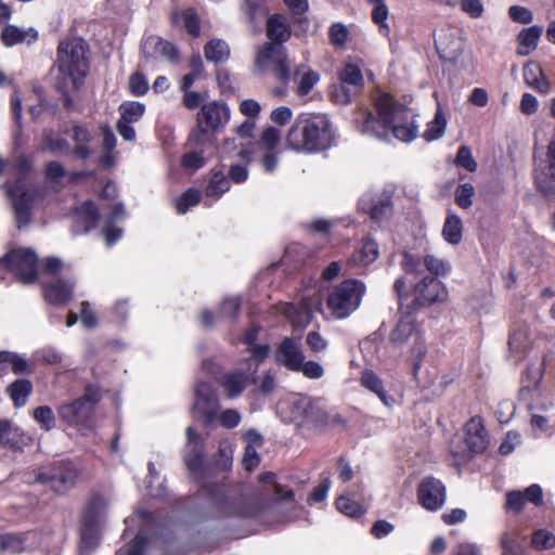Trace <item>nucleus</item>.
<instances>
[{
  "label": "nucleus",
  "instance_id": "f257e3e1",
  "mask_svg": "<svg viewBox=\"0 0 555 555\" xmlns=\"http://www.w3.org/2000/svg\"><path fill=\"white\" fill-rule=\"evenodd\" d=\"M374 103L377 115L361 109L354 117L362 134L384 142H389L392 137L402 142H411L417 137L418 125L415 124L416 114L413 109L396 102L388 93L378 94Z\"/></svg>",
  "mask_w": 555,
  "mask_h": 555
},
{
  "label": "nucleus",
  "instance_id": "f03ea898",
  "mask_svg": "<svg viewBox=\"0 0 555 555\" xmlns=\"http://www.w3.org/2000/svg\"><path fill=\"white\" fill-rule=\"evenodd\" d=\"M55 89L64 96V105L72 104V93L79 90L90 69V48L79 37H66L56 49Z\"/></svg>",
  "mask_w": 555,
  "mask_h": 555
},
{
  "label": "nucleus",
  "instance_id": "7ed1b4c3",
  "mask_svg": "<svg viewBox=\"0 0 555 555\" xmlns=\"http://www.w3.org/2000/svg\"><path fill=\"white\" fill-rule=\"evenodd\" d=\"M334 141L332 124L326 116L300 115L286 135V145L293 151L317 153L328 149Z\"/></svg>",
  "mask_w": 555,
  "mask_h": 555
},
{
  "label": "nucleus",
  "instance_id": "20e7f679",
  "mask_svg": "<svg viewBox=\"0 0 555 555\" xmlns=\"http://www.w3.org/2000/svg\"><path fill=\"white\" fill-rule=\"evenodd\" d=\"M15 171L21 176L14 184L5 183L8 195L15 212L17 228L21 229L30 222L34 191L25 183L26 177L31 170L30 160L21 155L14 164Z\"/></svg>",
  "mask_w": 555,
  "mask_h": 555
},
{
  "label": "nucleus",
  "instance_id": "39448f33",
  "mask_svg": "<svg viewBox=\"0 0 555 555\" xmlns=\"http://www.w3.org/2000/svg\"><path fill=\"white\" fill-rule=\"evenodd\" d=\"M294 421L299 426L321 429L327 426H344L345 420L339 413L328 411L321 399L301 397L294 402L292 409Z\"/></svg>",
  "mask_w": 555,
  "mask_h": 555
},
{
  "label": "nucleus",
  "instance_id": "423d86ee",
  "mask_svg": "<svg viewBox=\"0 0 555 555\" xmlns=\"http://www.w3.org/2000/svg\"><path fill=\"white\" fill-rule=\"evenodd\" d=\"M365 291L363 282L345 280L328 292L327 308L336 319H346L359 308Z\"/></svg>",
  "mask_w": 555,
  "mask_h": 555
},
{
  "label": "nucleus",
  "instance_id": "0eeeda50",
  "mask_svg": "<svg viewBox=\"0 0 555 555\" xmlns=\"http://www.w3.org/2000/svg\"><path fill=\"white\" fill-rule=\"evenodd\" d=\"M272 69L275 78L284 86L292 79L286 49L282 44L268 42L259 50L255 59V72L263 74Z\"/></svg>",
  "mask_w": 555,
  "mask_h": 555
},
{
  "label": "nucleus",
  "instance_id": "6e6552de",
  "mask_svg": "<svg viewBox=\"0 0 555 555\" xmlns=\"http://www.w3.org/2000/svg\"><path fill=\"white\" fill-rule=\"evenodd\" d=\"M80 468L70 461L54 462L49 468L36 474V481L49 486L53 491L64 493L78 481Z\"/></svg>",
  "mask_w": 555,
  "mask_h": 555
},
{
  "label": "nucleus",
  "instance_id": "1a4fd4ad",
  "mask_svg": "<svg viewBox=\"0 0 555 555\" xmlns=\"http://www.w3.org/2000/svg\"><path fill=\"white\" fill-rule=\"evenodd\" d=\"M38 257L35 250L20 248L0 258V270L9 269L23 284L34 283L38 278Z\"/></svg>",
  "mask_w": 555,
  "mask_h": 555
},
{
  "label": "nucleus",
  "instance_id": "9d476101",
  "mask_svg": "<svg viewBox=\"0 0 555 555\" xmlns=\"http://www.w3.org/2000/svg\"><path fill=\"white\" fill-rule=\"evenodd\" d=\"M257 366L253 360H244L240 366L224 373L220 379V386L227 398L240 397L250 385L256 384Z\"/></svg>",
  "mask_w": 555,
  "mask_h": 555
},
{
  "label": "nucleus",
  "instance_id": "9b49d317",
  "mask_svg": "<svg viewBox=\"0 0 555 555\" xmlns=\"http://www.w3.org/2000/svg\"><path fill=\"white\" fill-rule=\"evenodd\" d=\"M364 86L361 69L354 64H346L339 72V83L333 86L332 99L338 104H348Z\"/></svg>",
  "mask_w": 555,
  "mask_h": 555
},
{
  "label": "nucleus",
  "instance_id": "f8f14e48",
  "mask_svg": "<svg viewBox=\"0 0 555 555\" xmlns=\"http://www.w3.org/2000/svg\"><path fill=\"white\" fill-rule=\"evenodd\" d=\"M465 444L466 450L457 451L452 446L451 453L457 462L468 461L473 454L483 452L489 443L488 434L483 425L482 418L479 416L472 417L465 425Z\"/></svg>",
  "mask_w": 555,
  "mask_h": 555
},
{
  "label": "nucleus",
  "instance_id": "ddd939ff",
  "mask_svg": "<svg viewBox=\"0 0 555 555\" xmlns=\"http://www.w3.org/2000/svg\"><path fill=\"white\" fill-rule=\"evenodd\" d=\"M99 400V392L88 387L85 396L70 403L62 404L57 410V414L61 420L69 425L81 424L89 418L94 409V404Z\"/></svg>",
  "mask_w": 555,
  "mask_h": 555
},
{
  "label": "nucleus",
  "instance_id": "4468645a",
  "mask_svg": "<svg viewBox=\"0 0 555 555\" xmlns=\"http://www.w3.org/2000/svg\"><path fill=\"white\" fill-rule=\"evenodd\" d=\"M401 266L406 274H414L416 276L423 273V268L435 276L447 275L451 271V266L448 261L433 254H426L421 258L420 256L404 253Z\"/></svg>",
  "mask_w": 555,
  "mask_h": 555
},
{
  "label": "nucleus",
  "instance_id": "2eb2a0df",
  "mask_svg": "<svg viewBox=\"0 0 555 555\" xmlns=\"http://www.w3.org/2000/svg\"><path fill=\"white\" fill-rule=\"evenodd\" d=\"M281 133L276 128L269 127L263 130L259 141L255 143L254 153H259L260 164L266 172H273L279 164L278 145Z\"/></svg>",
  "mask_w": 555,
  "mask_h": 555
},
{
  "label": "nucleus",
  "instance_id": "dca6fc26",
  "mask_svg": "<svg viewBox=\"0 0 555 555\" xmlns=\"http://www.w3.org/2000/svg\"><path fill=\"white\" fill-rule=\"evenodd\" d=\"M219 410V400L212 385L199 382L195 388V400L193 414L195 417H203L206 424L212 422Z\"/></svg>",
  "mask_w": 555,
  "mask_h": 555
},
{
  "label": "nucleus",
  "instance_id": "f3484780",
  "mask_svg": "<svg viewBox=\"0 0 555 555\" xmlns=\"http://www.w3.org/2000/svg\"><path fill=\"white\" fill-rule=\"evenodd\" d=\"M185 434L186 443L183 451V461L190 473L197 477L202 474L203 470V463L205 457V439L191 426L186 428Z\"/></svg>",
  "mask_w": 555,
  "mask_h": 555
},
{
  "label": "nucleus",
  "instance_id": "a211bd4d",
  "mask_svg": "<svg viewBox=\"0 0 555 555\" xmlns=\"http://www.w3.org/2000/svg\"><path fill=\"white\" fill-rule=\"evenodd\" d=\"M417 499L427 511H438L446 502V487L437 478L425 477L418 485Z\"/></svg>",
  "mask_w": 555,
  "mask_h": 555
},
{
  "label": "nucleus",
  "instance_id": "6ab92c4d",
  "mask_svg": "<svg viewBox=\"0 0 555 555\" xmlns=\"http://www.w3.org/2000/svg\"><path fill=\"white\" fill-rule=\"evenodd\" d=\"M447 298V287L434 276H425L414 286V301L420 307L444 301Z\"/></svg>",
  "mask_w": 555,
  "mask_h": 555
},
{
  "label": "nucleus",
  "instance_id": "aec40b11",
  "mask_svg": "<svg viewBox=\"0 0 555 555\" xmlns=\"http://www.w3.org/2000/svg\"><path fill=\"white\" fill-rule=\"evenodd\" d=\"M274 359L279 365L296 372L305 360L300 341L293 337H285L275 348Z\"/></svg>",
  "mask_w": 555,
  "mask_h": 555
},
{
  "label": "nucleus",
  "instance_id": "412c9836",
  "mask_svg": "<svg viewBox=\"0 0 555 555\" xmlns=\"http://www.w3.org/2000/svg\"><path fill=\"white\" fill-rule=\"evenodd\" d=\"M435 46L439 56L450 62L456 61L464 49L459 31L451 27L440 29L435 37Z\"/></svg>",
  "mask_w": 555,
  "mask_h": 555
},
{
  "label": "nucleus",
  "instance_id": "4be33fe9",
  "mask_svg": "<svg viewBox=\"0 0 555 555\" xmlns=\"http://www.w3.org/2000/svg\"><path fill=\"white\" fill-rule=\"evenodd\" d=\"M230 119V109L225 103L210 102L202 106L197 116L199 126H205L201 131L205 133L209 129L223 127Z\"/></svg>",
  "mask_w": 555,
  "mask_h": 555
},
{
  "label": "nucleus",
  "instance_id": "5701e85b",
  "mask_svg": "<svg viewBox=\"0 0 555 555\" xmlns=\"http://www.w3.org/2000/svg\"><path fill=\"white\" fill-rule=\"evenodd\" d=\"M218 512L222 517H258L260 508L255 499L246 496L229 498L219 504Z\"/></svg>",
  "mask_w": 555,
  "mask_h": 555
},
{
  "label": "nucleus",
  "instance_id": "b1692460",
  "mask_svg": "<svg viewBox=\"0 0 555 555\" xmlns=\"http://www.w3.org/2000/svg\"><path fill=\"white\" fill-rule=\"evenodd\" d=\"M359 207L362 211L369 214L375 221H382L391 216L392 202L388 194L374 195L364 194L359 201Z\"/></svg>",
  "mask_w": 555,
  "mask_h": 555
},
{
  "label": "nucleus",
  "instance_id": "393cba45",
  "mask_svg": "<svg viewBox=\"0 0 555 555\" xmlns=\"http://www.w3.org/2000/svg\"><path fill=\"white\" fill-rule=\"evenodd\" d=\"M423 332L420 330L415 320L408 315L397 323L390 332L389 343L393 348H402L408 344H412L415 339H420Z\"/></svg>",
  "mask_w": 555,
  "mask_h": 555
},
{
  "label": "nucleus",
  "instance_id": "a878e982",
  "mask_svg": "<svg viewBox=\"0 0 555 555\" xmlns=\"http://www.w3.org/2000/svg\"><path fill=\"white\" fill-rule=\"evenodd\" d=\"M142 51L145 57H164L171 63H178L180 59L177 47L157 36L147 37L142 44Z\"/></svg>",
  "mask_w": 555,
  "mask_h": 555
},
{
  "label": "nucleus",
  "instance_id": "bb28decb",
  "mask_svg": "<svg viewBox=\"0 0 555 555\" xmlns=\"http://www.w3.org/2000/svg\"><path fill=\"white\" fill-rule=\"evenodd\" d=\"M100 218L98 206L87 201L77 207L74 215L73 233L75 235L86 234L96 228Z\"/></svg>",
  "mask_w": 555,
  "mask_h": 555
},
{
  "label": "nucleus",
  "instance_id": "cd10ccee",
  "mask_svg": "<svg viewBox=\"0 0 555 555\" xmlns=\"http://www.w3.org/2000/svg\"><path fill=\"white\" fill-rule=\"evenodd\" d=\"M535 183L543 194H555V139L547 145L546 166L537 172Z\"/></svg>",
  "mask_w": 555,
  "mask_h": 555
},
{
  "label": "nucleus",
  "instance_id": "c85d7f7f",
  "mask_svg": "<svg viewBox=\"0 0 555 555\" xmlns=\"http://www.w3.org/2000/svg\"><path fill=\"white\" fill-rule=\"evenodd\" d=\"M38 39L35 28L22 29L15 25H5L1 31L0 40L4 47H13L23 42L33 43Z\"/></svg>",
  "mask_w": 555,
  "mask_h": 555
},
{
  "label": "nucleus",
  "instance_id": "c756f323",
  "mask_svg": "<svg viewBox=\"0 0 555 555\" xmlns=\"http://www.w3.org/2000/svg\"><path fill=\"white\" fill-rule=\"evenodd\" d=\"M75 283L69 280H56L44 284V297L53 305H63L67 302L74 289Z\"/></svg>",
  "mask_w": 555,
  "mask_h": 555
},
{
  "label": "nucleus",
  "instance_id": "7c9ffc66",
  "mask_svg": "<svg viewBox=\"0 0 555 555\" xmlns=\"http://www.w3.org/2000/svg\"><path fill=\"white\" fill-rule=\"evenodd\" d=\"M254 152L250 149V145L247 147H242L237 153L238 162L230 165L228 176L229 180L234 183H243L248 179V168L247 166L254 159Z\"/></svg>",
  "mask_w": 555,
  "mask_h": 555
},
{
  "label": "nucleus",
  "instance_id": "2f4dec72",
  "mask_svg": "<svg viewBox=\"0 0 555 555\" xmlns=\"http://www.w3.org/2000/svg\"><path fill=\"white\" fill-rule=\"evenodd\" d=\"M524 79L527 86L541 94H547L551 91V82L544 77L542 67L534 62H530L524 67Z\"/></svg>",
  "mask_w": 555,
  "mask_h": 555
},
{
  "label": "nucleus",
  "instance_id": "473e14b6",
  "mask_svg": "<svg viewBox=\"0 0 555 555\" xmlns=\"http://www.w3.org/2000/svg\"><path fill=\"white\" fill-rule=\"evenodd\" d=\"M230 190V180L220 169H211L208 173L207 184L204 189L206 197L219 199Z\"/></svg>",
  "mask_w": 555,
  "mask_h": 555
},
{
  "label": "nucleus",
  "instance_id": "72a5a7b5",
  "mask_svg": "<svg viewBox=\"0 0 555 555\" xmlns=\"http://www.w3.org/2000/svg\"><path fill=\"white\" fill-rule=\"evenodd\" d=\"M31 392L33 384L26 378L16 379L7 387V393L17 409L26 405Z\"/></svg>",
  "mask_w": 555,
  "mask_h": 555
},
{
  "label": "nucleus",
  "instance_id": "f704fd0d",
  "mask_svg": "<svg viewBox=\"0 0 555 555\" xmlns=\"http://www.w3.org/2000/svg\"><path fill=\"white\" fill-rule=\"evenodd\" d=\"M378 256V244L372 238H366L363 241L361 247L353 251L350 263L366 267L374 262Z\"/></svg>",
  "mask_w": 555,
  "mask_h": 555
},
{
  "label": "nucleus",
  "instance_id": "c9c22d12",
  "mask_svg": "<svg viewBox=\"0 0 555 555\" xmlns=\"http://www.w3.org/2000/svg\"><path fill=\"white\" fill-rule=\"evenodd\" d=\"M530 338L527 328L520 327L512 332L508 340L511 356L519 361L530 348Z\"/></svg>",
  "mask_w": 555,
  "mask_h": 555
},
{
  "label": "nucleus",
  "instance_id": "e433bc0d",
  "mask_svg": "<svg viewBox=\"0 0 555 555\" xmlns=\"http://www.w3.org/2000/svg\"><path fill=\"white\" fill-rule=\"evenodd\" d=\"M267 36L273 43L282 44L287 41L291 30L281 15H272L268 18Z\"/></svg>",
  "mask_w": 555,
  "mask_h": 555
},
{
  "label": "nucleus",
  "instance_id": "4c0bfd02",
  "mask_svg": "<svg viewBox=\"0 0 555 555\" xmlns=\"http://www.w3.org/2000/svg\"><path fill=\"white\" fill-rule=\"evenodd\" d=\"M100 541V522L82 518L80 529V547L82 552L92 551Z\"/></svg>",
  "mask_w": 555,
  "mask_h": 555
},
{
  "label": "nucleus",
  "instance_id": "58836bf2",
  "mask_svg": "<svg viewBox=\"0 0 555 555\" xmlns=\"http://www.w3.org/2000/svg\"><path fill=\"white\" fill-rule=\"evenodd\" d=\"M243 11L251 27L260 29L268 15L263 0H245Z\"/></svg>",
  "mask_w": 555,
  "mask_h": 555
},
{
  "label": "nucleus",
  "instance_id": "ea45409f",
  "mask_svg": "<svg viewBox=\"0 0 555 555\" xmlns=\"http://www.w3.org/2000/svg\"><path fill=\"white\" fill-rule=\"evenodd\" d=\"M442 236L451 245H457L462 241L463 236V223L461 218L452 212H449L443 227Z\"/></svg>",
  "mask_w": 555,
  "mask_h": 555
},
{
  "label": "nucleus",
  "instance_id": "a19ab883",
  "mask_svg": "<svg viewBox=\"0 0 555 555\" xmlns=\"http://www.w3.org/2000/svg\"><path fill=\"white\" fill-rule=\"evenodd\" d=\"M541 35L542 28L539 26H531L521 30L518 36L517 53L521 56L529 55L537 48Z\"/></svg>",
  "mask_w": 555,
  "mask_h": 555
},
{
  "label": "nucleus",
  "instance_id": "79ce46f5",
  "mask_svg": "<svg viewBox=\"0 0 555 555\" xmlns=\"http://www.w3.org/2000/svg\"><path fill=\"white\" fill-rule=\"evenodd\" d=\"M204 54L207 61L221 63L230 57V48L224 40L212 39L204 47Z\"/></svg>",
  "mask_w": 555,
  "mask_h": 555
},
{
  "label": "nucleus",
  "instance_id": "37998d69",
  "mask_svg": "<svg viewBox=\"0 0 555 555\" xmlns=\"http://www.w3.org/2000/svg\"><path fill=\"white\" fill-rule=\"evenodd\" d=\"M108 506V500L98 493L91 495L83 514V519L94 520L100 522L104 517Z\"/></svg>",
  "mask_w": 555,
  "mask_h": 555
},
{
  "label": "nucleus",
  "instance_id": "c03bdc74",
  "mask_svg": "<svg viewBox=\"0 0 555 555\" xmlns=\"http://www.w3.org/2000/svg\"><path fill=\"white\" fill-rule=\"evenodd\" d=\"M295 77H298L300 75V78L297 83V93L299 95H306L308 94L314 86L318 83L320 76L317 72L307 68L306 66L301 65L295 69L294 73Z\"/></svg>",
  "mask_w": 555,
  "mask_h": 555
},
{
  "label": "nucleus",
  "instance_id": "a18cd8bd",
  "mask_svg": "<svg viewBox=\"0 0 555 555\" xmlns=\"http://www.w3.org/2000/svg\"><path fill=\"white\" fill-rule=\"evenodd\" d=\"M26 534L7 533L1 534L0 554H20L25 550Z\"/></svg>",
  "mask_w": 555,
  "mask_h": 555
},
{
  "label": "nucleus",
  "instance_id": "49530a36",
  "mask_svg": "<svg viewBox=\"0 0 555 555\" xmlns=\"http://www.w3.org/2000/svg\"><path fill=\"white\" fill-rule=\"evenodd\" d=\"M361 385L376 393L385 405H390V400L384 389L383 382L374 372L364 371L361 376Z\"/></svg>",
  "mask_w": 555,
  "mask_h": 555
},
{
  "label": "nucleus",
  "instance_id": "de8ad7c7",
  "mask_svg": "<svg viewBox=\"0 0 555 555\" xmlns=\"http://www.w3.org/2000/svg\"><path fill=\"white\" fill-rule=\"evenodd\" d=\"M284 313L295 326H305L311 321V311L306 305L297 307L293 304H287L284 308Z\"/></svg>",
  "mask_w": 555,
  "mask_h": 555
},
{
  "label": "nucleus",
  "instance_id": "09e8293b",
  "mask_svg": "<svg viewBox=\"0 0 555 555\" xmlns=\"http://www.w3.org/2000/svg\"><path fill=\"white\" fill-rule=\"evenodd\" d=\"M447 120L440 107L437 108L435 118L427 124V129L424 132L426 141H434L440 139L446 131Z\"/></svg>",
  "mask_w": 555,
  "mask_h": 555
},
{
  "label": "nucleus",
  "instance_id": "8fccbe9b",
  "mask_svg": "<svg viewBox=\"0 0 555 555\" xmlns=\"http://www.w3.org/2000/svg\"><path fill=\"white\" fill-rule=\"evenodd\" d=\"M427 354V346L424 335H420V339H415L410 347L409 359L412 363L413 374L416 376L422 363Z\"/></svg>",
  "mask_w": 555,
  "mask_h": 555
},
{
  "label": "nucleus",
  "instance_id": "3c124183",
  "mask_svg": "<svg viewBox=\"0 0 555 555\" xmlns=\"http://www.w3.org/2000/svg\"><path fill=\"white\" fill-rule=\"evenodd\" d=\"M5 361L11 365V370L16 375H29L34 372V365L23 356L7 351L5 352Z\"/></svg>",
  "mask_w": 555,
  "mask_h": 555
},
{
  "label": "nucleus",
  "instance_id": "603ef678",
  "mask_svg": "<svg viewBox=\"0 0 555 555\" xmlns=\"http://www.w3.org/2000/svg\"><path fill=\"white\" fill-rule=\"evenodd\" d=\"M144 104L135 101L125 102L119 106L120 120L127 122H137L144 115Z\"/></svg>",
  "mask_w": 555,
  "mask_h": 555
},
{
  "label": "nucleus",
  "instance_id": "864d4df0",
  "mask_svg": "<svg viewBox=\"0 0 555 555\" xmlns=\"http://www.w3.org/2000/svg\"><path fill=\"white\" fill-rule=\"evenodd\" d=\"M202 198V193L195 188L188 189L179 198L176 199V209L178 214H185L190 208L196 206Z\"/></svg>",
  "mask_w": 555,
  "mask_h": 555
},
{
  "label": "nucleus",
  "instance_id": "5fc2aeb1",
  "mask_svg": "<svg viewBox=\"0 0 555 555\" xmlns=\"http://www.w3.org/2000/svg\"><path fill=\"white\" fill-rule=\"evenodd\" d=\"M33 418L44 431H50L55 427V415L53 410L48 405H41L34 410Z\"/></svg>",
  "mask_w": 555,
  "mask_h": 555
},
{
  "label": "nucleus",
  "instance_id": "6e6d98bb",
  "mask_svg": "<svg viewBox=\"0 0 555 555\" xmlns=\"http://www.w3.org/2000/svg\"><path fill=\"white\" fill-rule=\"evenodd\" d=\"M388 14L389 11L385 1L374 5L372 11V21L378 26L379 33L385 37L390 35V28L387 24Z\"/></svg>",
  "mask_w": 555,
  "mask_h": 555
},
{
  "label": "nucleus",
  "instance_id": "4d7b16f0",
  "mask_svg": "<svg viewBox=\"0 0 555 555\" xmlns=\"http://www.w3.org/2000/svg\"><path fill=\"white\" fill-rule=\"evenodd\" d=\"M259 479L261 482L272 487L276 500L286 501L293 499L294 493L291 489H284L281 485L275 482V474L271 472L264 473L259 476Z\"/></svg>",
  "mask_w": 555,
  "mask_h": 555
},
{
  "label": "nucleus",
  "instance_id": "13d9d810",
  "mask_svg": "<svg viewBox=\"0 0 555 555\" xmlns=\"http://www.w3.org/2000/svg\"><path fill=\"white\" fill-rule=\"evenodd\" d=\"M331 43L336 48H344L349 38V29L343 23H334L328 29Z\"/></svg>",
  "mask_w": 555,
  "mask_h": 555
},
{
  "label": "nucleus",
  "instance_id": "bf43d9fd",
  "mask_svg": "<svg viewBox=\"0 0 555 555\" xmlns=\"http://www.w3.org/2000/svg\"><path fill=\"white\" fill-rule=\"evenodd\" d=\"M337 508L348 517L358 518L364 514V508L351 499L341 495L336 501Z\"/></svg>",
  "mask_w": 555,
  "mask_h": 555
},
{
  "label": "nucleus",
  "instance_id": "052dcab7",
  "mask_svg": "<svg viewBox=\"0 0 555 555\" xmlns=\"http://www.w3.org/2000/svg\"><path fill=\"white\" fill-rule=\"evenodd\" d=\"M475 188L470 183L460 184L455 190V203L463 209H468L473 205Z\"/></svg>",
  "mask_w": 555,
  "mask_h": 555
},
{
  "label": "nucleus",
  "instance_id": "680f3d73",
  "mask_svg": "<svg viewBox=\"0 0 555 555\" xmlns=\"http://www.w3.org/2000/svg\"><path fill=\"white\" fill-rule=\"evenodd\" d=\"M296 373H302V375L309 379H320L324 376V367L317 361H302L299 364Z\"/></svg>",
  "mask_w": 555,
  "mask_h": 555
},
{
  "label": "nucleus",
  "instance_id": "e2e57ef3",
  "mask_svg": "<svg viewBox=\"0 0 555 555\" xmlns=\"http://www.w3.org/2000/svg\"><path fill=\"white\" fill-rule=\"evenodd\" d=\"M147 538L138 534L132 542L120 548L116 555H144L147 547Z\"/></svg>",
  "mask_w": 555,
  "mask_h": 555
},
{
  "label": "nucleus",
  "instance_id": "0e129e2a",
  "mask_svg": "<svg viewBox=\"0 0 555 555\" xmlns=\"http://www.w3.org/2000/svg\"><path fill=\"white\" fill-rule=\"evenodd\" d=\"M455 164L469 172H474L477 169V163L473 156L472 150L465 145L459 149Z\"/></svg>",
  "mask_w": 555,
  "mask_h": 555
},
{
  "label": "nucleus",
  "instance_id": "69168bd1",
  "mask_svg": "<svg viewBox=\"0 0 555 555\" xmlns=\"http://www.w3.org/2000/svg\"><path fill=\"white\" fill-rule=\"evenodd\" d=\"M531 544L537 550H547L555 546V535L546 530H537L531 540Z\"/></svg>",
  "mask_w": 555,
  "mask_h": 555
},
{
  "label": "nucleus",
  "instance_id": "338daca9",
  "mask_svg": "<svg viewBox=\"0 0 555 555\" xmlns=\"http://www.w3.org/2000/svg\"><path fill=\"white\" fill-rule=\"evenodd\" d=\"M501 546L503 548V555H521L522 551L520 550L517 542V533L516 532H505L501 538Z\"/></svg>",
  "mask_w": 555,
  "mask_h": 555
},
{
  "label": "nucleus",
  "instance_id": "774afa93",
  "mask_svg": "<svg viewBox=\"0 0 555 555\" xmlns=\"http://www.w3.org/2000/svg\"><path fill=\"white\" fill-rule=\"evenodd\" d=\"M306 344L313 353L323 352L328 347V341L317 331L307 334Z\"/></svg>",
  "mask_w": 555,
  "mask_h": 555
}]
</instances>
